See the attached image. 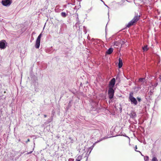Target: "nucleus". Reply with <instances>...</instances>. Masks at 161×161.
Returning a JSON list of instances; mask_svg holds the SVG:
<instances>
[{
    "label": "nucleus",
    "instance_id": "obj_1",
    "mask_svg": "<svg viewBox=\"0 0 161 161\" xmlns=\"http://www.w3.org/2000/svg\"><path fill=\"white\" fill-rule=\"evenodd\" d=\"M140 16L138 15H136L127 24L126 26L127 27H130L131 26L135 25L136 22L140 19Z\"/></svg>",
    "mask_w": 161,
    "mask_h": 161
},
{
    "label": "nucleus",
    "instance_id": "obj_2",
    "mask_svg": "<svg viewBox=\"0 0 161 161\" xmlns=\"http://www.w3.org/2000/svg\"><path fill=\"white\" fill-rule=\"evenodd\" d=\"M133 93H130L129 96V99L131 101L132 103L136 105L137 104V102L136 99L133 97Z\"/></svg>",
    "mask_w": 161,
    "mask_h": 161
},
{
    "label": "nucleus",
    "instance_id": "obj_3",
    "mask_svg": "<svg viewBox=\"0 0 161 161\" xmlns=\"http://www.w3.org/2000/svg\"><path fill=\"white\" fill-rule=\"evenodd\" d=\"M12 2V0H2L1 3L4 6L8 7L11 5Z\"/></svg>",
    "mask_w": 161,
    "mask_h": 161
},
{
    "label": "nucleus",
    "instance_id": "obj_4",
    "mask_svg": "<svg viewBox=\"0 0 161 161\" xmlns=\"http://www.w3.org/2000/svg\"><path fill=\"white\" fill-rule=\"evenodd\" d=\"M114 91L112 88L109 87L108 90V95L109 98L112 99L114 97Z\"/></svg>",
    "mask_w": 161,
    "mask_h": 161
},
{
    "label": "nucleus",
    "instance_id": "obj_5",
    "mask_svg": "<svg viewBox=\"0 0 161 161\" xmlns=\"http://www.w3.org/2000/svg\"><path fill=\"white\" fill-rule=\"evenodd\" d=\"M6 41L3 40L0 42V48L4 49L6 47L7 45H5Z\"/></svg>",
    "mask_w": 161,
    "mask_h": 161
},
{
    "label": "nucleus",
    "instance_id": "obj_6",
    "mask_svg": "<svg viewBox=\"0 0 161 161\" xmlns=\"http://www.w3.org/2000/svg\"><path fill=\"white\" fill-rule=\"evenodd\" d=\"M115 79L114 78H113L110 81L109 86L110 87L112 88L114 86L115 83Z\"/></svg>",
    "mask_w": 161,
    "mask_h": 161
},
{
    "label": "nucleus",
    "instance_id": "obj_7",
    "mask_svg": "<svg viewBox=\"0 0 161 161\" xmlns=\"http://www.w3.org/2000/svg\"><path fill=\"white\" fill-rule=\"evenodd\" d=\"M130 118L132 119H135L136 116V114L134 111H132L129 114Z\"/></svg>",
    "mask_w": 161,
    "mask_h": 161
},
{
    "label": "nucleus",
    "instance_id": "obj_8",
    "mask_svg": "<svg viewBox=\"0 0 161 161\" xmlns=\"http://www.w3.org/2000/svg\"><path fill=\"white\" fill-rule=\"evenodd\" d=\"M40 43V40L36 39L35 44V47L36 48H38L39 47Z\"/></svg>",
    "mask_w": 161,
    "mask_h": 161
},
{
    "label": "nucleus",
    "instance_id": "obj_9",
    "mask_svg": "<svg viewBox=\"0 0 161 161\" xmlns=\"http://www.w3.org/2000/svg\"><path fill=\"white\" fill-rule=\"evenodd\" d=\"M119 64H118L119 67V68H121V67H122V65H123V62H122V59L120 58H119Z\"/></svg>",
    "mask_w": 161,
    "mask_h": 161
},
{
    "label": "nucleus",
    "instance_id": "obj_10",
    "mask_svg": "<svg viewBox=\"0 0 161 161\" xmlns=\"http://www.w3.org/2000/svg\"><path fill=\"white\" fill-rule=\"evenodd\" d=\"M113 48H110L106 52V53L108 54H110L113 52Z\"/></svg>",
    "mask_w": 161,
    "mask_h": 161
},
{
    "label": "nucleus",
    "instance_id": "obj_11",
    "mask_svg": "<svg viewBox=\"0 0 161 161\" xmlns=\"http://www.w3.org/2000/svg\"><path fill=\"white\" fill-rule=\"evenodd\" d=\"M142 49L144 51H147L148 50L147 46L146 45L142 47Z\"/></svg>",
    "mask_w": 161,
    "mask_h": 161
},
{
    "label": "nucleus",
    "instance_id": "obj_12",
    "mask_svg": "<svg viewBox=\"0 0 161 161\" xmlns=\"http://www.w3.org/2000/svg\"><path fill=\"white\" fill-rule=\"evenodd\" d=\"M61 15L63 17H65L66 16V13L64 12H62L61 13Z\"/></svg>",
    "mask_w": 161,
    "mask_h": 161
},
{
    "label": "nucleus",
    "instance_id": "obj_13",
    "mask_svg": "<svg viewBox=\"0 0 161 161\" xmlns=\"http://www.w3.org/2000/svg\"><path fill=\"white\" fill-rule=\"evenodd\" d=\"M152 161H158L157 158L155 156H153L152 159Z\"/></svg>",
    "mask_w": 161,
    "mask_h": 161
},
{
    "label": "nucleus",
    "instance_id": "obj_14",
    "mask_svg": "<svg viewBox=\"0 0 161 161\" xmlns=\"http://www.w3.org/2000/svg\"><path fill=\"white\" fill-rule=\"evenodd\" d=\"M42 36V33H41L38 36L37 39L40 40Z\"/></svg>",
    "mask_w": 161,
    "mask_h": 161
},
{
    "label": "nucleus",
    "instance_id": "obj_15",
    "mask_svg": "<svg viewBox=\"0 0 161 161\" xmlns=\"http://www.w3.org/2000/svg\"><path fill=\"white\" fill-rule=\"evenodd\" d=\"M145 80V78H140L139 79V81L141 82H143Z\"/></svg>",
    "mask_w": 161,
    "mask_h": 161
},
{
    "label": "nucleus",
    "instance_id": "obj_16",
    "mask_svg": "<svg viewBox=\"0 0 161 161\" xmlns=\"http://www.w3.org/2000/svg\"><path fill=\"white\" fill-rule=\"evenodd\" d=\"M137 99L139 102H140L141 100V98H140V97H137Z\"/></svg>",
    "mask_w": 161,
    "mask_h": 161
},
{
    "label": "nucleus",
    "instance_id": "obj_17",
    "mask_svg": "<svg viewBox=\"0 0 161 161\" xmlns=\"http://www.w3.org/2000/svg\"><path fill=\"white\" fill-rule=\"evenodd\" d=\"M137 149V146H135V151H136V152H140V151H138L136 150V149Z\"/></svg>",
    "mask_w": 161,
    "mask_h": 161
},
{
    "label": "nucleus",
    "instance_id": "obj_18",
    "mask_svg": "<svg viewBox=\"0 0 161 161\" xmlns=\"http://www.w3.org/2000/svg\"><path fill=\"white\" fill-rule=\"evenodd\" d=\"M32 152V151H30V152H28V153H27L26 154H31Z\"/></svg>",
    "mask_w": 161,
    "mask_h": 161
},
{
    "label": "nucleus",
    "instance_id": "obj_19",
    "mask_svg": "<svg viewBox=\"0 0 161 161\" xmlns=\"http://www.w3.org/2000/svg\"><path fill=\"white\" fill-rule=\"evenodd\" d=\"M30 141V139H27V141L26 142V143H27L28 142H29Z\"/></svg>",
    "mask_w": 161,
    "mask_h": 161
},
{
    "label": "nucleus",
    "instance_id": "obj_20",
    "mask_svg": "<svg viewBox=\"0 0 161 161\" xmlns=\"http://www.w3.org/2000/svg\"><path fill=\"white\" fill-rule=\"evenodd\" d=\"M44 117H46L47 116H46V115H44Z\"/></svg>",
    "mask_w": 161,
    "mask_h": 161
},
{
    "label": "nucleus",
    "instance_id": "obj_21",
    "mask_svg": "<svg viewBox=\"0 0 161 161\" xmlns=\"http://www.w3.org/2000/svg\"><path fill=\"white\" fill-rule=\"evenodd\" d=\"M147 158H148V157L147 156Z\"/></svg>",
    "mask_w": 161,
    "mask_h": 161
},
{
    "label": "nucleus",
    "instance_id": "obj_22",
    "mask_svg": "<svg viewBox=\"0 0 161 161\" xmlns=\"http://www.w3.org/2000/svg\"><path fill=\"white\" fill-rule=\"evenodd\" d=\"M147 158H148V157L147 156Z\"/></svg>",
    "mask_w": 161,
    "mask_h": 161
}]
</instances>
